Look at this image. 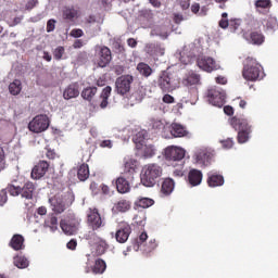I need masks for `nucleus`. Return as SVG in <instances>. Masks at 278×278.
<instances>
[{
  "label": "nucleus",
  "mask_w": 278,
  "mask_h": 278,
  "mask_svg": "<svg viewBox=\"0 0 278 278\" xmlns=\"http://www.w3.org/2000/svg\"><path fill=\"white\" fill-rule=\"evenodd\" d=\"M124 177L128 181H134V175H136V162L131 159H128L124 164Z\"/></svg>",
  "instance_id": "20"
},
{
  "label": "nucleus",
  "mask_w": 278,
  "mask_h": 278,
  "mask_svg": "<svg viewBox=\"0 0 278 278\" xmlns=\"http://www.w3.org/2000/svg\"><path fill=\"white\" fill-rule=\"evenodd\" d=\"M208 101L215 108H223L225 105V91L217 89L216 87L207 90Z\"/></svg>",
  "instance_id": "12"
},
{
  "label": "nucleus",
  "mask_w": 278,
  "mask_h": 278,
  "mask_svg": "<svg viewBox=\"0 0 278 278\" xmlns=\"http://www.w3.org/2000/svg\"><path fill=\"white\" fill-rule=\"evenodd\" d=\"M74 49H81L84 47V40L81 39H76L73 43Z\"/></svg>",
  "instance_id": "62"
},
{
  "label": "nucleus",
  "mask_w": 278,
  "mask_h": 278,
  "mask_svg": "<svg viewBox=\"0 0 278 278\" xmlns=\"http://www.w3.org/2000/svg\"><path fill=\"white\" fill-rule=\"evenodd\" d=\"M96 244H97V248H96L97 255H103L110 247L108 244V241H105L99 237H97V239H96Z\"/></svg>",
  "instance_id": "33"
},
{
  "label": "nucleus",
  "mask_w": 278,
  "mask_h": 278,
  "mask_svg": "<svg viewBox=\"0 0 278 278\" xmlns=\"http://www.w3.org/2000/svg\"><path fill=\"white\" fill-rule=\"evenodd\" d=\"M85 23H87L88 25H94V23H97V16L94 15H89L85 18Z\"/></svg>",
  "instance_id": "58"
},
{
  "label": "nucleus",
  "mask_w": 278,
  "mask_h": 278,
  "mask_svg": "<svg viewBox=\"0 0 278 278\" xmlns=\"http://www.w3.org/2000/svg\"><path fill=\"white\" fill-rule=\"evenodd\" d=\"M219 27H222V29H227V27H229V20L222 18L219 21Z\"/></svg>",
  "instance_id": "63"
},
{
  "label": "nucleus",
  "mask_w": 278,
  "mask_h": 278,
  "mask_svg": "<svg viewBox=\"0 0 278 278\" xmlns=\"http://www.w3.org/2000/svg\"><path fill=\"white\" fill-rule=\"evenodd\" d=\"M134 140L137 144H142V142L146 140L144 134L138 132Z\"/></svg>",
  "instance_id": "54"
},
{
  "label": "nucleus",
  "mask_w": 278,
  "mask_h": 278,
  "mask_svg": "<svg viewBox=\"0 0 278 278\" xmlns=\"http://www.w3.org/2000/svg\"><path fill=\"white\" fill-rule=\"evenodd\" d=\"M67 249H70V251H75V249H77V240L72 239V240L67 243Z\"/></svg>",
  "instance_id": "59"
},
{
  "label": "nucleus",
  "mask_w": 278,
  "mask_h": 278,
  "mask_svg": "<svg viewBox=\"0 0 278 278\" xmlns=\"http://www.w3.org/2000/svg\"><path fill=\"white\" fill-rule=\"evenodd\" d=\"M77 97H79V84L73 83L65 88L63 98L68 101L70 99H77Z\"/></svg>",
  "instance_id": "23"
},
{
  "label": "nucleus",
  "mask_w": 278,
  "mask_h": 278,
  "mask_svg": "<svg viewBox=\"0 0 278 278\" xmlns=\"http://www.w3.org/2000/svg\"><path fill=\"white\" fill-rule=\"evenodd\" d=\"M58 21H55L54 18H50L47 22V26H46V31L48 34H51V31H55V25H56Z\"/></svg>",
  "instance_id": "49"
},
{
  "label": "nucleus",
  "mask_w": 278,
  "mask_h": 278,
  "mask_svg": "<svg viewBox=\"0 0 278 278\" xmlns=\"http://www.w3.org/2000/svg\"><path fill=\"white\" fill-rule=\"evenodd\" d=\"M181 10H188L190 8V0H178Z\"/></svg>",
  "instance_id": "57"
},
{
  "label": "nucleus",
  "mask_w": 278,
  "mask_h": 278,
  "mask_svg": "<svg viewBox=\"0 0 278 278\" xmlns=\"http://www.w3.org/2000/svg\"><path fill=\"white\" fill-rule=\"evenodd\" d=\"M77 177L79 181H86L88 177H90V167L88 166V164L83 163L78 167Z\"/></svg>",
  "instance_id": "29"
},
{
  "label": "nucleus",
  "mask_w": 278,
  "mask_h": 278,
  "mask_svg": "<svg viewBox=\"0 0 278 278\" xmlns=\"http://www.w3.org/2000/svg\"><path fill=\"white\" fill-rule=\"evenodd\" d=\"M224 113L227 116H233V106H230V105L224 106Z\"/></svg>",
  "instance_id": "60"
},
{
  "label": "nucleus",
  "mask_w": 278,
  "mask_h": 278,
  "mask_svg": "<svg viewBox=\"0 0 278 278\" xmlns=\"http://www.w3.org/2000/svg\"><path fill=\"white\" fill-rule=\"evenodd\" d=\"M151 125L154 131H162V129H164V122H162L161 119H152Z\"/></svg>",
  "instance_id": "47"
},
{
  "label": "nucleus",
  "mask_w": 278,
  "mask_h": 278,
  "mask_svg": "<svg viewBox=\"0 0 278 278\" xmlns=\"http://www.w3.org/2000/svg\"><path fill=\"white\" fill-rule=\"evenodd\" d=\"M137 71L143 77H151V75L153 74V68H151V66H149V64L142 63V62L137 65Z\"/></svg>",
  "instance_id": "37"
},
{
  "label": "nucleus",
  "mask_w": 278,
  "mask_h": 278,
  "mask_svg": "<svg viewBox=\"0 0 278 278\" xmlns=\"http://www.w3.org/2000/svg\"><path fill=\"white\" fill-rule=\"evenodd\" d=\"M165 160L166 162H170V164H181L184 163V157H186V150L175 147V146H169L165 149Z\"/></svg>",
  "instance_id": "8"
},
{
  "label": "nucleus",
  "mask_w": 278,
  "mask_h": 278,
  "mask_svg": "<svg viewBox=\"0 0 278 278\" xmlns=\"http://www.w3.org/2000/svg\"><path fill=\"white\" fill-rule=\"evenodd\" d=\"M197 66L201 71H204V73H214V71H220V65L216 63V60L207 55L198 56Z\"/></svg>",
  "instance_id": "9"
},
{
  "label": "nucleus",
  "mask_w": 278,
  "mask_h": 278,
  "mask_svg": "<svg viewBox=\"0 0 278 278\" xmlns=\"http://www.w3.org/2000/svg\"><path fill=\"white\" fill-rule=\"evenodd\" d=\"M99 146L101 147V149H112L113 143H112V140L106 139V140L100 141Z\"/></svg>",
  "instance_id": "52"
},
{
  "label": "nucleus",
  "mask_w": 278,
  "mask_h": 278,
  "mask_svg": "<svg viewBox=\"0 0 278 278\" xmlns=\"http://www.w3.org/2000/svg\"><path fill=\"white\" fill-rule=\"evenodd\" d=\"M97 87H87L83 89L81 97L85 99V101H92L94 99V96L97 94Z\"/></svg>",
  "instance_id": "36"
},
{
  "label": "nucleus",
  "mask_w": 278,
  "mask_h": 278,
  "mask_svg": "<svg viewBox=\"0 0 278 278\" xmlns=\"http://www.w3.org/2000/svg\"><path fill=\"white\" fill-rule=\"evenodd\" d=\"M184 86H199L201 84V75L195 72H189L182 79Z\"/></svg>",
  "instance_id": "25"
},
{
  "label": "nucleus",
  "mask_w": 278,
  "mask_h": 278,
  "mask_svg": "<svg viewBox=\"0 0 278 278\" xmlns=\"http://www.w3.org/2000/svg\"><path fill=\"white\" fill-rule=\"evenodd\" d=\"M155 201L151 198H139L135 202V205H137V207H142L143 210H147V207H151V205H153Z\"/></svg>",
  "instance_id": "39"
},
{
  "label": "nucleus",
  "mask_w": 278,
  "mask_h": 278,
  "mask_svg": "<svg viewBox=\"0 0 278 278\" xmlns=\"http://www.w3.org/2000/svg\"><path fill=\"white\" fill-rule=\"evenodd\" d=\"M162 173H164V169L155 163L144 165L140 174L142 186L146 188H153V186L160 181Z\"/></svg>",
  "instance_id": "1"
},
{
  "label": "nucleus",
  "mask_w": 278,
  "mask_h": 278,
  "mask_svg": "<svg viewBox=\"0 0 278 278\" xmlns=\"http://www.w3.org/2000/svg\"><path fill=\"white\" fill-rule=\"evenodd\" d=\"M110 97H112V87L106 86L102 89L100 97H99V108L101 110H105L108 105H110Z\"/></svg>",
  "instance_id": "17"
},
{
  "label": "nucleus",
  "mask_w": 278,
  "mask_h": 278,
  "mask_svg": "<svg viewBox=\"0 0 278 278\" xmlns=\"http://www.w3.org/2000/svg\"><path fill=\"white\" fill-rule=\"evenodd\" d=\"M197 162L200 164H203L204 166H207L210 162H212V153L207 151H201L197 154Z\"/></svg>",
  "instance_id": "35"
},
{
  "label": "nucleus",
  "mask_w": 278,
  "mask_h": 278,
  "mask_svg": "<svg viewBox=\"0 0 278 278\" xmlns=\"http://www.w3.org/2000/svg\"><path fill=\"white\" fill-rule=\"evenodd\" d=\"M131 84H134V76L123 75L119 76L115 81V92L125 97L129 90H131Z\"/></svg>",
  "instance_id": "10"
},
{
  "label": "nucleus",
  "mask_w": 278,
  "mask_h": 278,
  "mask_svg": "<svg viewBox=\"0 0 278 278\" xmlns=\"http://www.w3.org/2000/svg\"><path fill=\"white\" fill-rule=\"evenodd\" d=\"M206 184L210 188H218L225 185V177L220 174H207Z\"/></svg>",
  "instance_id": "19"
},
{
  "label": "nucleus",
  "mask_w": 278,
  "mask_h": 278,
  "mask_svg": "<svg viewBox=\"0 0 278 278\" xmlns=\"http://www.w3.org/2000/svg\"><path fill=\"white\" fill-rule=\"evenodd\" d=\"M21 90H23V83H21L20 79H14L9 85V92L13 97H17V94H21Z\"/></svg>",
  "instance_id": "30"
},
{
  "label": "nucleus",
  "mask_w": 278,
  "mask_h": 278,
  "mask_svg": "<svg viewBox=\"0 0 278 278\" xmlns=\"http://www.w3.org/2000/svg\"><path fill=\"white\" fill-rule=\"evenodd\" d=\"M106 268L108 265L105 264V261H103V258H98L96 260L94 265L92 267V273L94 275H103Z\"/></svg>",
  "instance_id": "32"
},
{
  "label": "nucleus",
  "mask_w": 278,
  "mask_h": 278,
  "mask_svg": "<svg viewBox=\"0 0 278 278\" xmlns=\"http://www.w3.org/2000/svg\"><path fill=\"white\" fill-rule=\"evenodd\" d=\"M49 125H51L49 116L39 114L29 122L28 129L29 131H33V134H42V131H47L49 129Z\"/></svg>",
  "instance_id": "7"
},
{
  "label": "nucleus",
  "mask_w": 278,
  "mask_h": 278,
  "mask_svg": "<svg viewBox=\"0 0 278 278\" xmlns=\"http://www.w3.org/2000/svg\"><path fill=\"white\" fill-rule=\"evenodd\" d=\"M150 36H160V38L166 39L168 38V34L166 31H162L160 26L153 28L150 33Z\"/></svg>",
  "instance_id": "46"
},
{
  "label": "nucleus",
  "mask_w": 278,
  "mask_h": 278,
  "mask_svg": "<svg viewBox=\"0 0 278 278\" xmlns=\"http://www.w3.org/2000/svg\"><path fill=\"white\" fill-rule=\"evenodd\" d=\"M201 181H203V172L194 168L191 169L188 174V184L194 188L201 186Z\"/></svg>",
  "instance_id": "18"
},
{
  "label": "nucleus",
  "mask_w": 278,
  "mask_h": 278,
  "mask_svg": "<svg viewBox=\"0 0 278 278\" xmlns=\"http://www.w3.org/2000/svg\"><path fill=\"white\" fill-rule=\"evenodd\" d=\"M242 77L247 81H260L264 79V68L253 56H248L243 65Z\"/></svg>",
  "instance_id": "2"
},
{
  "label": "nucleus",
  "mask_w": 278,
  "mask_h": 278,
  "mask_svg": "<svg viewBox=\"0 0 278 278\" xmlns=\"http://www.w3.org/2000/svg\"><path fill=\"white\" fill-rule=\"evenodd\" d=\"M74 201L75 195L73 193H66L65 195H54L49 199V203L54 214H64V212H66V207H71Z\"/></svg>",
  "instance_id": "3"
},
{
  "label": "nucleus",
  "mask_w": 278,
  "mask_h": 278,
  "mask_svg": "<svg viewBox=\"0 0 278 278\" xmlns=\"http://www.w3.org/2000/svg\"><path fill=\"white\" fill-rule=\"evenodd\" d=\"M13 264L16 268H27L29 266V260L23 255H16L13 257Z\"/></svg>",
  "instance_id": "34"
},
{
  "label": "nucleus",
  "mask_w": 278,
  "mask_h": 278,
  "mask_svg": "<svg viewBox=\"0 0 278 278\" xmlns=\"http://www.w3.org/2000/svg\"><path fill=\"white\" fill-rule=\"evenodd\" d=\"M87 226L91 231H99L101 227H105V219L101 217L99 208H88L87 211Z\"/></svg>",
  "instance_id": "5"
},
{
  "label": "nucleus",
  "mask_w": 278,
  "mask_h": 278,
  "mask_svg": "<svg viewBox=\"0 0 278 278\" xmlns=\"http://www.w3.org/2000/svg\"><path fill=\"white\" fill-rule=\"evenodd\" d=\"M173 190H175V180H173V178H165L161 185V193H163L164 197H170Z\"/></svg>",
  "instance_id": "26"
},
{
  "label": "nucleus",
  "mask_w": 278,
  "mask_h": 278,
  "mask_svg": "<svg viewBox=\"0 0 278 278\" xmlns=\"http://www.w3.org/2000/svg\"><path fill=\"white\" fill-rule=\"evenodd\" d=\"M163 103H175V98L168 93H166L165 96H163L162 99Z\"/></svg>",
  "instance_id": "56"
},
{
  "label": "nucleus",
  "mask_w": 278,
  "mask_h": 278,
  "mask_svg": "<svg viewBox=\"0 0 278 278\" xmlns=\"http://www.w3.org/2000/svg\"><path fill=\"white\" fill-rule=\"evenodd\" d=\"M72 38H81L84 37V30L81 28H73L70 33Z\"/></svg>",
  "instance_id": "50"
},
{
  "label": "nucleus",
  "mask_w": 278,
  "mask_h": 278,
  "mask_svg": "<svg viewBox=\"0 0 278 278\" xmlns=\"http://www.w3.org/2000/svg\"><path fill=\"white\" fill-rule=\"evenodd\" d=\"M34 192H36V185L31 181H27L23 187H21L20 195L22 199L31 200L34 199Z\"/></svg>",
  "instance_id": "22"
},
{
  "label": "nucleus",
  "mask_w": 278,
  "mask_h": 278,
  "mask_svg": "<svg viewBox=\"0 0 278 278\" xmlns=\"http://www.w3.org/2000/svg\"><path fill=\"white\" fill-rule=\"evenodd\" d=\"M231 127L236 129L238 132V142L239 144H244V142L249 141V136H251V125H249V121L244 118L232 117L230 121Z\"/></svg>",
  "instance_id": "4"
},
{
  "label": "nucleus",
  "mask_w": 278,
  "mask_h": 278,
  "mask_svg": "<svg viewBox=\"0 0 278 278\" xmlns=\"http://www.w3.org/2000/svg\"><path fill=\"white\" fill-rule=\"evenodd\" d=\"M55 151L49 149L46 153V156L48 157V160H55Z\"/></svg>",
  "instance_id": "64"
},
{
  "label": "nucleus",
  "mask_w": 278,
  "mask_h": 278,
  "mask_svg": "<svg viewBox=\"0 0 278 278\" xmlns=\"http://www.w3.org/2000/svg\"><path fill=\"white\" fill-rule=\"evenodd\" d=\"M65 49L62 46H59L54 51H53V58L54 60H62V56L64 55Z\"/></svg>",
  "instance_id": "48"
},
{
  "label": "nucleus",
  "mask_w": 278,
  "mask_h": 278,
  "mask_svg": "<svg viewBox=\"0 0 278 278\" xmlns=\"http://www.w3.org/2000/svg\"><path fill=\"white\" fill-rule=\"evenodd\" d=\"M155 249H157V241L154 239L149 241V244L146 245L143 251L147 255H149V253H153Z\"/></svg>",
  "instance_id": "45"
},
{
  "label": "nucleus",
  "mask_w": 278,
  "mask_h": 278,
  "mask_svg": "<svg viewBox=\"0 0 278 278\" xmlns=\"http://www.w3.org/2000/svg\"><path fill=\"white\" fill-rule=\"evenodd\" d=\"M9 247L13 249V251L25 250V237H23V235H13L9 242Z\"/></svg>",
  "instance_id": "21"
},
{
  "label": "nucleus",
  "mask_w": 278,
  "mask_h": 278,
  "mask_svg": "<svg viewBox=\"0 0 278 278\" xmlns=\"http://www.w3.org/2000/svg\"><path fill=\"white\" fill-rule=\"evenodd\" d=\"M129 181L131 180H128L127 177H125V175L119 176L115 181L117 192H119L121 194H125L129 192L130 190Z\"/></svg>",
  "instance_id": "24"
},
{
  "label": "nucleus",
  "mask_w": 278,
  "mask_h": 278,
  "mask_svg": "<svg viewBox=\"0 0 278 278\" xmlns=\"http://www.w3.org/2000/svg\"><path fill=\"white\" fill-rule=\"evenodd\" d=\"M79 12L75 8H66L63 10V18L65 21H75Z\"/></svg>",
  "instance_id": "38"
},
{
  "label": "nucleus",
  "mask_w": 278,
  "mask_h": 278,
  "mask_svg": "<svg viewBox=\"0 0 278 278\" xmlns=\"http://www.w3.org/2000/svg\"><path fill=\"white\" fill-rule=\"evenodd\" d=\"M115 210L117 212H129V210H131V202L127 201V200H119L116 204H115Z\"/></svg>",
  "instance_id": "40"
},
{
  "label": "nucleus",
  "mask_w": 278,
  "mask_h": 278,
  "mask_svg": "<svg viewBox=\"0 0 278 278\" xmlns=\"http://www.w3.org/2000/svg\"><path fill=\"white\" fill-rule=\"evenodd\" d=\"M223 149H231L233 147V139H226L222 141Z\"/></svg>",
  "instance_id": "53"
},
{
  "label": "nucleus",
  "mask_w": 278,
  "mask_h": 278,
  "mask_svg": "<svg viewBox=\"0 0 278 278\" xmlns=\"http://www.w3.org/2000/svg\"><path fill=\"white\" fill-rule=\"evenodd\" d=\"M172 166H174V177H184V167H185V162L182 163H176V164H173L172 163Z\"/></svg>",
  "instance_id": "43"
},
{
  "label": "nucleus",
  "mask_w": 278,
  "mask_h": 278,
  "mask_svg": "<svg viewBox=\"0 0 278 278\" xmlns=\"http://www.w3.org/2000/svg\"><path fill=\"white\" fill-rule=\"evenodd\" d=\"M129 236H131V226L127 223H121L119 228L115 233L116 242H119V244H125V242L129 240Z\"/></svg>",
  "instance_id": "14"
},
{
  "label": "nucleus",
  "mask_w": 278,
  "mask_h": 278,
  "mask_svg": "<svg viewBox=\"0 0 278 278\" xmlns=\"http://www.w3.org/2000/svg\"><path fill=\"white\" fill-rule=\"evenodd\" d=\"M49 162L47 161H39L33 168L30 177L33 179H42L43 176L47 175L49 170Z\"/></svg>",
  "instance_id": "15"
},
{
  "label": "nucleus",
  "mask_w": 278,
  "mask_h": 278,
  "mask_svg": "<svg viewBox=\"0 0 278 278\" xmlns=\"http://www.w3.org/2000/svg\"><path fill=\"white\" fill-rule=\"evenodd\" d=\"M162 92H172L173 90V74L168 71H163L156 81Z\"/></svg>",
  "instance_id": "13"
},
{
  "label": "nucleus",
  "mask_w": 278,
  "mask_h": 278,
  "mask_svg": "<svg viewBox=\"0 0 278 278\" xmlns=\"http://www.w3.org/2000/svg\"><path fill=\"white\" fill-rule=\"evenodd\" d=\"M46 227H49L51 231H58V217L55 216H50L46 219L45 222Z\"/></svg>",
  "instance_id": "41"
},
{
  "label": "nucleus",
  "mask_w": 278,
  "mask_h": 278,
  "mask_svg": "<svg viewBox=\"0 0 278 278\" xmlns=\"http://www.w3.org/2000/svg\"><path fill=\"white\" fill-rule=\"evenodd\" d=\"M169 131L174 138H184L188 136V130H186V128L181 124L177 123H173L170 125Z\"/></svg>",
  "instance_id": "27"
},
{
  "label": "nucleus",
  "mask_w": 278,
  "mask_h": 278,
  "mask_svg": "<svg viewBox=\"0 0 278 278\" xmlns=\"http://www.w3.org/2000/svg\"><path fill=\"white\" fill-rule=\"evenodd\" d=\"M242 24L241 20L233 18L229 21L228 27L231 31L236 33L240 29V25Z\"/></svg>",
  "instance_id": "44"
},
{
  "label": "nucleus",
  "mask_w": 278,
  "mask_h": 278,
  "mask_svg": "<svg viewBox=\"0 0 278 278\" xmlns=\"http://www.w3.org/2000/svg\"><path fill=\"white\" fill-rule=\"evenodd\" d=\"M8 203V191L5 189L0 190V207H3Z\"/></svg>",
  "instance_id": "51"
},
{
  "label": "nucleus",
  "mask_w": 278,
  "mask_h": 278,
  "mask_svg": "<svg viewBox=\"0 0 278 278\" xmlns=\"http://www.w3.org/2000/svg\"><path fill=\"white\" fill-rule=\"evenodd\" d=\"M7 194L9 192L10 197H20L21 194V187L20 186H14L12 184H9L5 188Z\"/></svg>",
  "instance_id": "42"
},
{
  "label": "nucleus",
  "mask_w": 278,
  "mask_h": 278,
  "mask_svg": "<svg viewBox=\"0 0 278 278\" xmlns=\"http://www.w3.org/2000/svg\"><path fill=\"white\" fill-rule=\"evenodd\" d=\"M96 58L98 66H100V68H105V66L112 62V50L106 46H100Z\"/></svg>",
  "instance_id": "11"
},
{
  "label": "nucleus",
  "mask_w": 278,
  "mask_h": 278,
  "mask_svg": "<svg viewBox=\"0 0 278 278\" xmlns=\"http://www.w3.org/2000/svg\"><path fill=\"white\" fill-rule=\"evenodd\" d=\"M81 219L75 215H68L67 218L61 219L60 227L65 236H75L79 231Z\"/></svg>",
  "instance_id": "6"
},
{
  "label": "nucleus",
  "mask_w": 278,
  "mask_h": 278,
  "mask_svg": "<svg viewBox=\"0 0 278 278\" xmlns=\"http://www.w3.org/2000/svg\"><path fill=\"white\" fill-rule=\"evenodd\" d=\"M36 5H38V0H29L26 3L27 10H34V8H36Z\"/></svg>",
  "instance_id": "61"
},
{
  "label": "nucleus",
  "mask_w": 278,
  "mask_h": 278,
  "mask_svg": "<svg viewBox=\"0 0 278 278\" xmlns=\"http://www.w3.org/2000/svg\"><path fill=\"white\" fill-rule=\"evenodd\" d=\"M264 40H266V38L264 37V34H262V31L254 30L250 33L251 45H264Z\"/></svg>",
  "instance_id": "31"
},
{
  "label": "nucleus",
  "mask_w": 278,
  "mask_h": 278,
  "mask_svg": "<svg viewBox=\"0 0 278 278\" xmlns=\"http://www.w3.org/2000/svg\"><path fill=\"white\" fill-rule=\"evenodd\" d=\"M263 23H264V27L268 31H277V28H278L277 17L269 15L267 18L263 20Z\"/></svg>",
  "instance_id": "28"
},
{
  "label": "nucleus",
  "mask_w": 278,
  "mask_h": 278,
  "mask_svg": "<svg viewBox=\"0 0 278 278\" xmlns=\"http://www.w3.org/2000/svg\"><path fill=\"white\" fill-rule=\"evenodd\" d=\"M254 8L258 14H268L273 9V0H255Z\"/></svg>",
  "instance_id": "16"
},
{
  "label": "nucleus",
  "mask_w": 278,
  "mask_h": 278,
  "mask_svg": "<svg viewBox=\"0 0 278 278\" xmlns=\"http://www.w3.org/2000/svg\"><path fill=\"white\" fill-rule=\"evenodd\" d=\"M149 238V236L147 235V232H142L139 238L137 239V244L138 247H140V244L147 242V239Z\"/></svg>",
  "instance_id": "55"
}]
</instances>
